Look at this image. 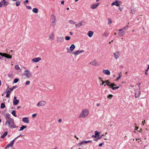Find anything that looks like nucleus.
Instances as JSON below:
<instances>
[{
	"label": "nucleus",
	"instance_id": "1",
	"mask_svg": "<svg viewBox=\"0 0 149 149\" xmlns=\"http://www.w3.org/2000/svg\"><path fill=\"white\" fill-rule=\"evenodd\" d=\"M6 125H8V127L11 128H15L17 127L15 124L14 120L12 118L6 121L5 123Z\"/></svg>",
	"mask_w": 149,
	"mask_h": 149
},
{
	"label": "nucleus",
	"instance_id": "2",
	"mask_svg": "<svg viewBox=\"0 0 149 149\" xmlns=\"http://www.w3.org/2000/svg\"><path fill=\"white\" fill-rule=\"evenodd\" d=\"M88 113L89 111L88 110H83L79 116V118H86L88 116Z\"/></svg>",
	"mask_w": 149,
	"mask_h": 149
},
{
	"label": "nucleus",
	"instance_id": "3",
	"mask_svg": "<svg viewBox=\"0 0 149 149\" xmlns=\"http://www.w3.org/2000/svg\"><path fill=\"white\" fill-rule=\"evenodd\" d=\"M52 19L53 20L50 23V26L52 27H54L56 24L57 22L56 17L53 15H51Z\"/></svg>",
	"mask_w": 149,
	"mask_h": 149
},
{
	"label": "nucleus",
	"instance_id": "4",
	"mask_svg": "<svg viewBox=\"0 0 149 149\" xmlns=\"http://www.w3.org/2000/svg\"><path fill=\"white\" fill-rule=\"evenodd\" d=\"M126 28V27H125L123 28L120 29L119 30L118 35L119 36H123L125 33V29Z\"/></svg>",
	"mask_w": 149,
	"mask_h": 149
},
{
	"label": "nucleus",
	"instance_id": "5",
	"mask_svg": "<svg viewBox=\"0 0 149 149\" xmlns=\"http://www.w3.org/2000/svg\"><path fill=\"white\" fill-rule=\"evenodd\" d=\"M75 46L74 44H72L70 47V48L67 47V52L68 53H71L73 51L74 49L75 48Z\"/></svg>",
	"mask_w": 149,
	"mask_h": 149
},
{
	"label": "nucleus",
	"instance_id": "6",
	"mask_svg": "<svg viewBox=\"0 0 149 149\" xmlns=\"http://www.w3.org/2000/svg\"><path fill=\"white\" fill-rule=\"evenodd\" d=\"M23 74L26 76V77L27 78H29L32 76L31 72L28 70H25L23 73Z\"/></svg>",
	"mask_w": 149,
	"mask_h": 149
},
{
	"label": "nucleus",
	"instance_id": "7",
	"mask_svg": "<svg viewBox=\"0 0 149 149\" xmlns=\"http://www.w3.org/2000/svg\"><path fill=\"white\" fill-rule=\"evenodd\" d=\"M135 97L136 98L139 97L141 94V91H140V88L138 89H136L135 90Z\"/></svg>",
	"mask_w": 149,
	"mask_h": 149
},
{
	"label": "nucleus",
	"instance_id": "8",
	"mask_svg": "<svg viewBox=\"0 0 149 149\" xmlns=\"http://www.w3.org/2000/svg\"><path fill=\"white\" fill-rule=\"evenodd\" d=\"M64 38L62 37H58L57 38L56 42L57 43H61L64 42Z\"/></svg>",
	"mask_w": 149,
	"mask_h": 149
},
{
	"label": "nucleus",
	"instance_id": "9",
	"mask_svg": "<svg viewBox=\"0 0 149 149\" xmlns=\"http://www.w3.org/2000/svg\"><path fill=\"white\" fill-rule=\"evenodd\" d=\"M48 40L50 41L53 40L55 38L54 33L53 32L51 33L49 35Z\"/></svg>",
	"mask_w": 149,
	"mask_h": 149
},
{
	"label": "nucleus",
	"instance_id": "10",
	"mask_svg": "<svg viewBox=\"0 0 149 149\" xmlns=\"http://www.w3.org/2000/svg\"><path fill=\"white\" fill-rule=\"evenodd\" d=\"M0 55L3 57H5L11 59L12 58V56H10L6 53H2L0 52Z\"/></svg>",
	"mask_w": 149,
	"mask_h": 149
},
{
	"label": "nucleus",
	"instance_id": "11",
	"mask_svg": "<svg viewBox=\"0 0 149 149\" xmlns=\"http://www.w3.org/2000/svg\"><path fill=\"white\" fill-rule=\"evenodd\" d=\"M46 103V102L43 101H41L37 103V106L38 107L42 106H44Z\"/></svg>",
	"mask_w": 149,
	"mask_h": 149
},
{
	"label": "nucleus",
	"instance_id": "12",
	"mask_svg": "<svg viewBox=\"0 0 149 149\" xmlns=\"http://www.w3.org/2000/svg\"><path fill=\"white\" fill-rule=\"evenodd\" d=\"M110 88H111L113 90H114L116 89H118L119 88V86H117V85L115 84L114 83H112L111 86V87H110Z\"/></svg>",
	"mask_w": 149,
	"mask_h": 149
},
{
	"label": "nucleus",
	"instance_id": "13",
	"mask_svg": "<svg viewBox=\"0 0 149 149\" xmlns=\"http://www.w3.org/2000/svg\"><path fill=\"white\" fill-rule=\"evenodd\" d=\"M15 139L12 141L8 144L7 145L5 148H8L9 147H12L13 146V144L15 142Z\"/></svg>",
	"mask_w": 149,
	"mask_h": 149
},
{
	"label": "nucleus",
	"instance_id": "14",
	"mask_svg": "<svg viewBox=\"0 0 149 149\" xmlns=\"http://www.w3.org/2000/svg\"><path fill=\"white\" fill-rule=\"evenodd\" d=\"M19 102V100L17 99V97L16 96H14V97L13 100V104L14 105H17Z\"/></svg>",
	"mask_w": 149,
	"mask_h": 149
},
{
	"label": "nucleus",
	"instance_id": "15",
	"mask_svg": "<svg viewBox=\"0 0 149 149\" xmlns=\"http://www.w3.org/2000/svg\"><path fill=\"white\" fill-rule=\"evenodd\" d=\"M84 52V50H77L76 52H74L72 53V54L75 55H78L81 53H82Z\"/></svg>",
	"mask_w": 149,
	"mask_h": 149
},
{
	"label": "nucleus",
	"instance_id": "16",
	"mask_svg": "<svg viewBox=\"0 0 149 149\" xmlns=\"http://www.w3.org/2000/svg\"><path fill=\"white\" fill-rule=\"evenodd\" d=\"M41 59L40 57L34 58L31 60V61L34 62H37L41 60Z\"/></svg>",
	"mask_w": 149,
	"mask_h": 149
},
{
	"label": "nucleus",
	"instance_id": "17",
	"mask_svg": "<svg viewBox=\"0 0 149 149\" xmlns=\"http://www.w3.org/2000/svg\"><path fill=\"white\" fill-rule=\"evenodd\" d=\"M120 53L119 52H116L114 53V58L116 59H118L119 57Z\"/></svg>",
	"mask_w": 149,
	"mask_h": 149
},
{
	"label": "nucleus",
	"instance_id": "18",
	"mask_svg": "<svg viewBox=\"0 0 149 149\" xmlns=\"http://www.w3.org/2000/svg\"><path fill=\"white\" fill-rule=\"evenodd\" d=\"M102 72L104 74L108 75H109L110 74V71L107 70H103L102 71Z\"/></svg>",
	"mask_w": 149,
	"mask_h": 149
},
{
	"label": "nucleus",
	"instance_id": "19",
	"mask_svg": "<svg viewBox=\"0 0 149 149\" xmlns=\"http://www.w3.org/2000/svg\"><path fill=\"white\" fill-rule=\"evenodd\" d=\"M90 64L94 66H98L99 64H98L97 61L95 60L92 61L90 63Z\"/></svg>",
	"mask_w": 149,
	"mask_h": 149
},
{
	"label": "nucleus",
	"instance_id": "20",
	"mask_svg": "<svg viewBox=\"0 0 149 149\" xmlns=\"http://www.w3.org/2000/svg\"><path fill=\"white\" fill-rule=\"evenodd\" d=\"M99 4V3L93 4L91 5L90 8L92 9H95Z\"/></svg>",
	"mask_w": 149,
	"mask_h": 149
},
{
	"label": "nucleus",
	"instance_id": "21",
	"mask_svg": "<svg viewBox=\"0 0 149 149\" xmlns=\"http://www.w3.org/2000/svg\"><path fill=\"white\" fill-rule=\"evenodd\" d=\"M22 121L23 122L27 123H28L29 122V119L28 117L23 118Z\"/></svg>",
	"mask_w": 149,
	"mask_h": 149
},
{
	"label": "nucleus",
	"instance_id": "22",
	"mask_svg": "<svg viewBox=\"0 0 149 149\" xmlns=\"http://www.w3.org/2000/svg\"><path fill=\"white\" fill-rule=\"evenodd\" d=\"M1 2L2 4H3V6H7L9 4L8 2L6 1L5 0H3V1H1Z\"/></svg>",
	"mask_w": 149,
	"mask_h": 149
},
{
	"label": "nucleus",
	"instance_id": "23",
	"mask_svg": "<svg viewBox=\"0 0 149 149\" xmlns=\"http://www.w3.org/2000/svg\"><path fill=\"white\" fill-rule=\"evenodd\" d=\"M114 5H116V6H118L119 5V2L118 1H115L113 2L111 4V6H113Z\"/></svg>",
	"mask_w": 149,
	"mask_h": 149
},
{
	"label": "nucleus",
	"instance_id": "24",
	"mask_svg": "<svg viewBox=\"0 0 149 149\" xmlns=\"http://www.w3.org/2000/svg\"><path fill=\"white\" fill-rule=\"evenodd\" d=\"M5 118L6 120V121H7V120H8L9 119V120L10 119H12L11 118H10V115L8 113L6 114L5 115Z\"/></svg>",
	"mask_w": 149,
	"mask_h": 149
},
{
	"label": "nucleus",
	"instance_id": "25",
	"mask_svg": "<svg viewBox=\"0 0 149 149\" xmlns=\"http://www.w3.org/2000/svg\"><path fill=\"white\" fill-rule=\"evenodd\" d=\"M93 32L92 31H89L88 32L87 35L90 37H91L93 34Z\"/></svg>",
	"mask_w": 149,
	"mask_h": 149
},
{
	"label": "nucleus",
	"instance_id": "26",
	"mask_svg": "<svg viewBox=\"0 0 149 149\" xmlns=\"http://www.w3.org/2000/svg\"><path fill=\"white\" fill-rule=\"evenodd\" d=\"M105 83H106V84L109 86V87L111 86L112 83L110 82L108 80L106 81Z\"/></svg>",
	"mask_w": 149,
	"mask_h": 149
},
{
	"label": "nucleus",
	"instance_id": "27",
	"mask_svg": "<svg viewBox=\"0 0 149 149\" xmlns=\"http://www.w3.org/2000/svg\"><path fill=\"white\" fill-rule=\"evenodd\" d=\"M8 132H5L3 135L1 136V138H4L7 134Z\"/></svg>",
	"mask_w": 149,
	"mask_h": 149
},
{
	"label": "nucleus",
	"instance_id": "28",
	"mask_svg": "<svg viewBox=\"0 0 149 149\" xmlns=\"http://www.w3.org/2000/svg\"><path fill=\"white\" fill-rule=\"evenodd\" d=\"M32 11L35 13H37L38 12V10L37 8H34L33 9Z\"/></svg>",
	"mask_w": 149,
	"mask_h": 149
},
{
	"label": "nucleus",
	"instance_id": "29",
	"mask_svg": "<svg viewBox=\"0 0 149 149\" xmlns=\"http://www.w3.org/2000/svg\"><path fill=\"white\" fill-rule=\"evenodd\" d=\"M27 127V126H24V125H22V127H20V129L19 130V131L22 130H23L24 129L26 128Z\"/></svg>",
	"mask_w": 149,
	"mask_h": 149
},
{
	"label": "nucleus",
	"instance_id": "30",
	"mask_svg": "<svg viewBox=\"0 0 149 149\" xmlns=\"http://www.w3.org/2000/svg\"><path fill=\"white\" fill-rule=\"evenodd\" d=\"M70 23L72 24H75L76 23V22L72 20H69Z\"/></svg>",
	"mask_w": 149,
	"mask_h": 149
},
{
	"label": "nucleus",
	"instance_id": "31",
	"mask_svg": "<svg viewBox=\"0 0 149 149\" xmlns=\"http://www.w3.org/2000/svg\"><path fill=\"white\" fill-rule=\"evenodd\" d=\"M11 92V91H10V90H9V87L8 86V89L6 91V93L7 94H10Z\"/></svg>",
	"mask_w": 149,
	"mask_h": 149
},
{
	"label": "nucleus",
	"instance_id": "32",
	"mask_svg": "<svg viewBox=\"0 0 149 149\" xmlns=\"http://www.w3.org/2000/svg\"><path fill=\"white\" fill-rule=\"evenodd\" d=\"M12 114L14 116H15V117H17V116L16 115V111H15V110L13 111L12 112Z\"/></svg>",
	"mask_w": 149,
	"mask_h": 149
},
{
	"label": "nucleus",
	"instance_id": "33",
	"mask_svg": "<svg viewBox=\"0 0 149 149\" xmlns=\"http://www.w3.org/2000/svg\"><path fill=\"white\" fill-rule=\"evenodd\" d=\"M6 107L5 104L4 103H2L1 104V108H5Z\"/></svg>",
	"mask_w": 149,
	"mask_h": 149
},
{
	"label": "nucleus",
	"instance_id": "34",
	"mask_svg": "<svg viewBox=\"0 0 149 149\" xmlns=\"http://www.w3.org/2000/svg\"><path fill=\"white\" fill-rule=\"evenodd\" d=\"M100 134V132H97V131H95V134L96 136H99V134Z\"/></svg>",
	"mask_w": 149,
	"mask_h": 149
},
{
	"label": "nucleus",
	"instance_id": "35",
	"mask_svg": "<svg viewBox=\"0 0 149 149\" xmlns=\"http://www.w3.org/2000/svg\"><path fill=\"white\" fill-rule=\"evenodd\" d=\"M15 68L17 70H18L20 69V68L18 65H16L15 66Z\"/></svg>",
	"mask_w": 149,
	"mask_h": 149
},
{
	"label": "nucleus",
	"instance_id": "36",
	"mask_svg": "<svg viewBox=\"0 0 149 149\" xmlns=\"http://www.w3.org/2000/svg\"><path fill=\"white\" fill-rule=\"evenodd\" d=\"M20 1H17L16 3V6H19L20 5Z\"/></svg>",
	"mask_w": 149,
	"mask_h": 149
},
{
	"label": "nucleus",
	"instance_id": "37",
	"mask_svg": "<svg viewBox=\"0 0 149 149\" xmlns=\"http://www.w3.org/2000/svg\"><path fill=\"white\" fill-rule=\"evenodd\" d=\"M122 76V74H121V73H120L119 74L118 77L117 78V80H118V79H119Z\"/></svg>",
	"mask_w": 149,
	"mask_h": 149
},
{
	"label": "nucleus",
	"instance_id": "38",
	"mask_svg": "<svg viewBox=\"0 0 149 149\" xmlns=\"http://www.w3.org/2000/svg\"><path fill=\"white\" fill-rule=\"evenodd\" d=\"M101 138V136H97V138L96 139H94V140L95 141H97L98 139H100Z\"/></svg>",
	"mask_w": 149,
	"mask_h": 149
},
{
	"label": "nucleus",
	"instance_id": "39",
	"mask_svg": "<svg viewBox=\"0 0 149 149\" xmlns=\"http://www.w3.org/2000/svg\"><path fill=\"white\" fill-rule=\"evenodd\" d=\"M65 38L66 40H69L70 39V38L69 36H66L65 37Z\"/></svg>",
	"mask_w": 149,
	"mask_h": 149
},
{
	"label": "nucleus",
	"instance_id": "40",
	"mask_svg": "<svg viewBox=\"0 0 149 149\" xmlns=\"http://www.w3.org/2000/svg\"><path fill=\"white\" fill-rule=\"evenodd\" d=\"M19 81V79H15L14 80V83H16Z\"/></svg>",
	"mask_w": 149,
	"mask_h": 149
},
{
	"label": "nucleus",
	"instance_id": "41",
	"mask_svg": "<svg viewBox=\"0 0 149 149\" xmlns=\"http://www.w3.org/2000/svg\"><path fill=\"white\" fill-rule=\"evenodd\" d=\"M108 24H111L112 23V21H111V19L110 18H109L108 19Z\"/></svg>",
	"mask_w": 149,
	"mask_h": 149
},
{
	"label": "nucleus",
	"instance_id": "42",
	"mask_svg": "<svg viewBox=\"0 0 149 149\" xmlns=\"http://www.w3.org/2000/svg\"><path fill=\"white\" fill-rule=\"evenodd\" d=\"M30 82L29 81H27L25 82V85H28L30 84Z\"/></svg>",
	"mask_w": 149,
	"mask_h": 149
},
{
	"label": "nucleus",
	"instance_id": "43",
	"mask_svg": "<svg viewBox=\"0 0 149 149\" xmlns=\"http://www.w3.org/2000/svg\"><path fill=\"white\" fill-rule=\"evenodd\" d=\"M8 77L10 78H12L13 77V75L11 73L9 74H8Z\"/></svg>",
	"mask_w": 149,
	"mask_h": 149
},
{
	"label": "nucleus",
	"instance_id": "44",
	"mask_svg": "<svg viewBox=\"0 0 149 149\" xmlns=\"http://www.w3.org/2000/svg\"><path fill=\"white\" fill-rule=\"evenodd\" d=\"M102 36H103L104 37H106V36H108L107 35V33H106V32H104V33L103 34H102Z\"/></svg>",
	"mask_w": 149,
	"mask_h": 149
},
{
	"label": "nucleus",
	"instance_id": "45",
	"mask_svg": "<svg viewBox=\"0 0 149 149\" xmlns=\"http://www.w3.org/2000/svg\"><path fill=\"white\" fill-rule=\"evenodd\" d=\"M113 96V95H112L110 94L108 95L107 97L111 99Z\"/></svg>",
	"mask_w": 149,
	"mask_h": 149
},
{
	"label": "nucleus",
	"instance_id": "46",
	"mask_svg": "<svg viewBox=\"0 0 149 149\" xmlns=\"http://www.w3.org/2000/svg\"><path fill=\"white\" fill-rule=\"evenodd\" d=\"M104 142H103L102 143H100L99 145L98 146L99 147H101V146H102V145L104 144Z\"/></svg>",
	"mask_w": 149,
	"mask_h": 149
},
{
	"label": "nucleus",
	"instance_id": "47",
	"mask_svg": "<svg viewBox=\"0 0 149 149\" xmlns=\"http://www.w3.org/2000/svg\"><path fill=\"white\" fill-rule=\"evenodd\" d=\"M28 2H29V1L28 0H26L23 3H24V4H26V3H28Z\"/></svg>",
	"mask_w": 149,
	"mask_h": 149
},
{
	"label": "nucleus",
	"instance_id": "48",
	"mask_svg": "<svg viewBox=\"0 0 149 149\" xmlns=\"http://www.w3.org/2000/svg\"><path fill=\"white\" fill-rule=\"evenodd\" d=\"M83 144V142H81L80 143H79L78 144V145L79 146H81V145H82V144Z\"/></svg>",
	"mask_w": 149,
	"mask_h": 149
},
{
	"label": "nucleus",
	"instance_id": "49",
	"mask_svg": "<svg viewBox=\"0 0 149 149\" xmlns=\"http://www.w3.org/2000/svg\"><path fill=\"white\" fill-rule=\"evenodd\" d=\"M78 24L79 25V27L82 26V22H79Z\"/></svg>",
	"mask_w": 149,
	"mask_h": 149
},
{
	"label": "nucleus",
	"instance_id": "50",
	"mask_svg": "<svg viewBox=\"0 0 149 149\" xmlns=\"http://www.w3.org/2000/svg\"><path fill=\"white\" fill-rule=\"evenodd\" d=\"M26 8L29 9H31L32 8L30 6H26Z\"/></svg>",
	"mask_w": 149,
	"mask_h": 149
},
{
	"label": "nucleus",
	"instance_id": "51",
	"mask_svg": "<svg viewBox=\"0 0 149 149\" xmlns=\"http://www.w3.org/2000/svg\"><path fill=\"white\" fill-rule=\"evenodd\" d=\"M123 8L122 7H121L120 6H119L118 7V9L120 10V11H121L123 9Z\"/></svg>",
	"mask_w": 149,
	"mask_h": 149
},
{
	"label": "nucleus",
	"instance_id": "52",
	"mask_svg": "<svg viewBox=\"0 0 149 149\" xmlns=\"http://www.w3.org/2000/svg\"><path fill=\"white\" fill-rule=\"evenodd\" d=\"M36 115V114H34L32 115V118H33L35 117Z\"/></svg>",
	"mask_w": 149,
	"mask_h": 149
},
{
	"label": "nucleus",
	"instance_id": "53",
	"mask_svg": "<svg viewBox=\"0 0 149 149\" xmlns=\"http://www.w3.org/2000/svg\"><path fill=\"white\" fill-rule=\"evenodd\" d=\"M58 122L59 123H61L62 122V119H59L58 120Z\"/></svg>",
	"mask_w": 149,
	"mask_h": 149
},
{
	"label": "nucleus",
	"instance_id": "54",
	"mask_svg": "<svg viewBox=\"0 0 149 149\" xmlns=\"http://www.w3.org/2000/svg\"><path fill=\"white\" fill-rule=\"evenodd\" d=\"M17 86H13V89H15V88H17Z\"/></svg>",
	"mask_w": 149,
	"mask_h": 149
},
{
	"label": "nucleus",
	"instance_id": "55",
	"mask_svg": "<svg viewBox=\"0 0 149 149\" xmlns=\"http://www.w3.org/2000/svg\"><path fill=\"white\" fill-rule=\"evenodd\" d=\"M75 26H76V27H79V25L78 24H76L75 23Z\"/></svg>",
	"mask_w": 149,
	"mask_h": 149
},
{
	"label": "nucleus",
	"instance_id": "56",
	"mask_svg": "<svg viewBox=\"0 0 149 149\" xmlns=\"http://www.w3.org/2000/svg\"><path fill=\"white\" fill-rule=\"evenodd\" d=\"M10 95V94L7 93L6 95V97H9Z\"/></svg>",
	"mask_w": 149,
	"mask_h": 149
},
{
	"label": "nucleus",
	"instance_id": "57",
	"mask_svg": "<svg viewBox=\"0 0 149 149\" xmlns=\"http://www.w3.org/2000/svg\"><path fill=\"white\" fill-rule=\"evenodd\" d=\"M102 83L101 84V85H102L104 84V83H105V81H103V80H102Z\"/></svg>",
	"mask_w": 149,
	"mask_h": 149
},
{
	"label": "nucleus",
	"instance_id": "58",
	"mask_svg": "<svg viewBox=\"0 0 149 149\" xmlns=\"http://www.w3.org/2000/svg\"><path fill=\"white\" fill-rule=\"evenodd\" d=\"M20 136H22V135L21 134H20L19 136H18L17 137H16L15 139H17V138H18Z\"/></svg>",
	"mask_w": 149,
	"mask_h": 149
},
{
	"label": "nucleus",
	"instance_id": "59",
	"mask_svg": "<svg viewBox=\"0 0 149 149\" xmlns=\"http://www.w3.org/2000/svg\"><path fill=\"white\" fill-rule=\"evenodd\" d=\"M82 142H83V144H84V143H87V141H83Z\"/></svg>",
	"mask_w": 149,
	"mask_h": 149
},
{
	"label": "nucleus",
	"instance_id": "60",
	"mask_svg": "<svg viewBox=\"0 0 149 149\" xmlns=\"http://www.w3.org/2000/svg\"><path fill=\"white\" fill-rule=\"evenodd\" d=\"M97 137V136H96L95 135H93L92 136V137H93V138H96Z\"/></svg>",
	"mask_w": 149,
	"mask_h": 149
},
{
	"label": "nucleus",
	"instance_id": "61",
	"mask_svg": "<svg viewBox=\"0 0 149 149\" xmlns=\"http://www.w3.org/2000/svg\"><path fill=\"white\" fill-rule=\"evenodd\" d=\"M9 90H10V91H11V92L13 90V88H9Z\"/></svg>",
	"mask_w": 149,
	"mask_h": 149
},
{
	"label": "nucleus",
	"instance_id": "62",
	"mask_svg": "<svg viewBox=\"0 0 149 149\" xmlns=\"http://www.w3.org/2000/svg\"><path fill=\"white\" fill-rule=\"evenodd\" d=\"M64 1H62L61 2V3L62 4H64Z\"/></svg>",
	"mask_w": 149,
	"mask_h": 149
},
{
	"label": "nucleus",
	"instance_id": "63",
	"mask_svg": "<svg viewBox=\"0 0 149 149\" xmlns=\"http://www.w3.org/2000/svg\"><path fill=\"white\" fill-rule=\"evenodd\" d=\"M138 127L136 126L135 127V130H137L138 129Z\"/></svg>",
	"mask_w": 149,
	"mask_h": 149
},
{
	"label": "nucleus",
	"instance_id": "64",
	"mask_svg": "<svg viewBox=\"0 0 149 149\" xmlns=\"http://www.w3.org/2000/svg\"><path fill=\"white\" fill-rule=\"evenodd\" d=\"M3 4L1 3V2L0 3V8L2 6Z\"/></svg>",
	"mask_w": 149,
	"mask_h": 149
}]
</instances>
